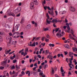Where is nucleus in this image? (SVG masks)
Wrapping results in <instances>:
<instances>
[{"label": "nucleus", "mask_w": 77, "mask_h": 77, "mask_svg": "<svg viewBox=\"0 0 77 77\" xmlns=\"http://www.w3.org/2000/svg\"><path fill=\"white\" fill-rule=\"evenodd\" d=\"M40 37H38L36 38V37H33V38L32 40V41H33L35 39V41H37V40H39V39H40Z\"/></svg>", "instance_id": "nucleus-4"}, {"label": "nucleus", "mask_w": 77, "mask_h": 77, "mask_svg": "<svg viewBox=\"0 0 77 77\" xmlns=\"http://www.w3.org/2000/svg\"><path fill=\"white\" fill-rule=\"evenodd\" d=\"M46 53H48V50H46Z\"/></svg>", "instance_id": "nucleus-64"}, {"label": "nucleus", "mask_w": 77, "mask_h": 77, "mask_svg": "<svg viewBox=\"0 0 77 77\" xmlns=\"http://www.w3.org/2000/svg\"><path fill=\"white\" fill-rule=\"evenodd\" d=\"M27 29H30L31 28V24H29L27 26Z\"/></svg>", "instance_id": "nucleus-16"}, {"label": "nucleus", "mask_w": 77, "mask_h": 77, "mask_svg": "<svg viewBox=\"0 0 77 77\" xmlns=\"http://www.w3.org/2000/svg\"><path fill=\"white\" fill-rule=\"evenodd\" d=\"M60 32H61V30L60 29L59 30L58 32L56 34L58 38H60V37H61V36H62L64 34H65V32H62V35H61V33H60Z\"/></svg>", "instance_id": "nucleus-3"}, {"label": "nucleus", "mask_w": 77, "mask_h": 77, "mask_svg": "<svg viewBox=\"0 0 77 77\" xmlns=\"http://www.w3.org/2000/svg\"><path fill=\"white\" fill-rule=\"evenodd\" d=\"M71 58L69 59L70 60L72 61L73 60V56L72 55L71 57Z\"/></svg>", "instance_id": "nucleus-36"}, {"label": "nucleus", "mask_w": 77, "mask_h": 77, "mask_svg": "<svg viewBox=\"0 0 77 77\" xmlns=\"http://www.w3.org/2000/svg\"><path fill=\"white\" fill-rule=\"evenodd\" d=\"M66 27H67V26H63V28L64 29H66Z\"/></svg>", "instance_id": "nucleus-56"}, {"label": "nucleus", "mask_w": 77, "mask_h": 77, "mask_svg": "<svg viewBox=\"0 0 77 77\" xmlns=\"http://www.w3.org/2000/svg\"><path fill=\"white\" fill-rule=\"evenodd\" d=\"M11 51V49L9 50V51H5V53L6 54H8V53H9V52H10V51Z\"/></svg>", "instance_id": "nucleus-17"}, {"label": "nucleus", "mask_w": 77, "mask_h": 77, "mask_svg": "<svg viewBox=\"0 0 77 77\" xmlns=\"http://www.w3.org/2000/svg\"><path fill=\"white\" fill-rule=\"evenodd\" d=\"M48 13L49 14H50V15H53L54 13H53V11H52L51 12L49 11H48Z\"/></svg>", "instance_id": "nucleus-15"}, {"label": "nucleus", "mask_w": 77, "mask_h": 77, "mask_svg": "<svg viewBox=\"0 0 77 77\" xmlns=\"http://www.w3.org/2000/svg\"><path fill=\"white\" fill-rule=\"evenodd\" d=\"M60 71L61 72H64V70H63V67H61Z\"/></svg>", "instance_id": "nucleus-26"}, {"label": "nucleus", "mask_w": 77, "mask_h": 77, "mask_svg": "<svg viewBox=\"0 0 77 77\" xmlns=\"http://www.w3.org/2000/svg\"><path fill=\"white\" fill-rule=\"evenodd\" d=\"M75 8L72 7H70V10L72 12H74L75 11Z\"/></svg>", "instance_id": "nucleus-9"}, {"label": "nucleus", "mask_w": 77, "mask_h": 77, "mask_svg": "<svg viewBox=\"0 0 77 77\" xmlns=\"http://www.w3.org/2000/svg\"><path fill=\"white\" fill-rule=\"evenodd\" d=\"M73 51H77V48H72Z\"/></svg>", "instance_id": "nucleus-23"}, {"label": "nucleus", "mask_w": 77, "mask_h": 77, "mask_svg": "<svg viewBox=\"0 0 77 77\" xmlns=\"http://www.w3.org/2000/svg\"><path fill=\"white\" fill-rule=\"evenodd\" d=\"M17 62V60H13V63H16Z\"/></svg>", "instance_id": "nucleus-35"}, {"label": "nucleus", "mask_w": 77, "mask_h": 77, "mask_svg": "<svg viewBox=\"0 0 77 77\" xmlns=\"http://www.w3.org/2000/svg\"><path fill=\"white\" fill-rule=\"evenodd\" d=\"M36 23L35 22V21H32V23L33 24H35Z\"/></svg>", "instance_id": "nucleus-50"}, {"label": "nucleus", "mask_w": 77, "mask_h": 77, "mask_svg": "<svg viewBox=\"0 0 77 77\" xmlns=\"http://www.w3.org/2000/svg\"><path fill=\"white\" fill-rule=\"evenodd\" d=\"M66 11H61L60 12V14H65L66 13Z\"/></svg>", "instance_id": "nucleus-20"}, {"label": "nucleus", "mask_w": 77, "mask_h": 77, "mask_svg": "<svg viewBox=\"0 0 77 77\" xmlns=\"http://www.w3.org/2000/svg\"><path fill=\"white\" fill-rule=\"evenodd\" d=\"M33 74L34 75H36V72H33Z\"/></svg>", "instance_id": "nucleus-54"}, {"label": "nucleus", "mask_w": 77, "mask_h": 77, "mask_svg": "<svg viewBox=\"0 0 77 77\" xmlns=\"http://www.w3.org/2000/svg\"><path fill=\"white\" fill-rule=\"evenodd\" d=\"M24 22V18H22L21 21L20 22V23L22 24Z\"/></svg>", "instance_id": "nucleus-22"}, {"label": "nucleus", "mask_w": 77, "mask_h": 77, "mask_svg": "<svg viewBox=\"0 0 77 77\" xmlns=\"http://www.w3.org/2000/svg\"><path fill=\"white\" fill-rule=\"evenodd\" d=\"M9 36H12V34L11 33V32H10L9 33Z\"/></svg>", "instance_id": "nucleus-61"}, {"label": "nucleus", "mask_w": 77, "mask_h": 77, "mask_svg": "<svg viewBox=\"0 0 77 77\" xmlns=\"http://www.w3.org/2000/svg\"><path fill=\"white\" fill-rule=\"evenodd\" d=\"M18 26L17 25L14 28V29L15 30H17L18 29Z\"/></svg>", "instance_id": "nucleus-18"}, {"label": "nucleus", "mask_w": 77, "mask_h": 77, "mask_svg": "<svg viewBox=\"0 0 77 77\" xmlns=\"http://www.w3.org/2000/svg\"><path fill=\"white\" fill-rule=\"evenodd\" d=\"M10 15H11L12 16H13V17H15V14L13 13H11Z\"/></svg>", "instance_id": "nucleus-33"}, {"label": "nucleus", "mask_w": 77, "mask_h": 77, "mask_svg": "<svg viewBox=\"0 0 77 77\" xmlns=\"http://www.w3.org/2000/svg\"><path fill=\"white\" fill-rule=\"evenodd\" d=\"M17 10H18V12H20L21 11V8L20 7H19L17 8Z\"/></svg>", "instance_id": "nucleus-21"}, {"label": "nucleus", "mask_w": 77, "mask_h": 77, "mask_svg": "<svg viewBox=\"0 0 77 77\" xmlns=\"http://www.w3.org/2000/svg\"><path fill=\"white\" fill-rule=\"evenodd\" d=\"M29 46H30L31 47H35V42L33 43L32 45L29 44Z\"/></svg>", "instance_id": "nucleus-12"}, {"label": "nucleus", "mask_w": 77, "mask_h": 77, "mask_svg": "<svg viewBox=\"0 0 77 77\" xmlns=\"http://www.w3.org/2000/svg\"><path fill=\"white\" fill-rule=\"evenodd\" d=\"M67 42L68 43H69V41H70V40L69 39H68L67 40Z\"/></svg>", "instance_id": "nucleus-62"}, {"label": "nucleus", "mask_w": 77, "mask_h": 77, "mask_svg": "<svg viewBox=\"0 0 77 77\" xmlns=\"http://www.w3.org/2000/svg\"><path fill=\"white\" fill-rule=\"evenodd\" d=\"M20 11H18V10L17 9L15 10V14H17L18 12H19Z\"/></svg>", "instance_id": "nucleus-31"}, {"label": "nucleus", "mask_w": 77, "mask_h": 77, "mask_svg": "<svg viewBox=\"0 0 77 77\" xmlns=\"http://www.w3.org/2000/svg\"><path fill=\"white\" fill-rule=\"evenodd\" d=\"M64 47L66 48H68V49H69V46L68 45H64Z\"/></svg>", "instance_id": "nucleus-19"}, {"label": "nucleus", "mask_w": 77, "mask_h": 77, "mask_svg": "<svg viewBox=\"0 0 77 77\" xmlns=\"http://www.w3.org/2000/svg\"><path fill=\"white\" fill-rule=\"evenodd\" d=\"M44 8L45 10V11L47 9H48V10H50V11H51V9H50V7L48 6H46L45 7H44Z\"/></svg>", "instance_id": "nucleus-6"}, {"label": "nucleus", "mask_w": 77, "mask_h": 77, "mask_svg": "<svg viewBox=\"0 0 77 77\" xmlns=\"http://www.w3.org/2000/svg\"><path fill=\"white\" fill-rule=\"evenodd\" d=\"M28 50V48H26V49L25 50V52H27V51Z\"/></svg>", "instance_id": "nucleus-60"}, {"label": "nucleus", "mask_w": 77, "mask_h": 77, "mask_svg": "<svg viewBox=\"0 0 77 77\" xmlns=\"http://www.w3.org/2000/svg\"><path fill=\"white\" fill-rule=\"evenodd\" d=\"M52 73L53 74H54V69H53V68L52 67Z\"/></svg>", "instance_id": "nucleus-37"}, {"label": "nucleus", "mask_w": 77, "mask_h": 77, "mask_svg": "<svg viewBox=\"0 0 77 77\" xmlns=\"http://www.w3.org/2000/svg\"><path fill=\"white\" fill-rule=\"evenodd\" d=\"M11 42L13 45H15V44H17V41H15V42L12 41Z\"/></svg>", "instance_id": "nucleus-14"}, {"label": "nucleus", "mask_w": 77, "mask_h": 77, "mask_svg": "<svg viewBox=\"0 0 77 77\" xmlns=\"http://www.w3.org/2000/svg\"><path fill=\"white\" fill-rule=\"evenodd\" d=\"M46 3V2L45 1V0H44L43 2V5H44V4H45Z\"/></svg>", "instance_id": "nucleus-42"}, {"label": "nucleus", "mask_w": 77, "mask_h": 77, "mask_svg": "<svg viewBox=\"0 0 77 77\" xmlns=\"http://www.w3.org/2000/svg\"><path fill=\"white\" fill-rule=\"evenodd\" d=\"M47 30H48V28H46L44 29L45 31H47Z\"/></svg>", "instance_id": "nucleus-47"}, {"label": "nucleus", "mask_w": 77, "mask_h": 77, "mask_svg": "<svg viewBox=\"0 0 77 77\" xmlns=\"http://www.w3.org/2000/svg\"><path fill=\"white\" fill-rule=\"evenodd\" d=\"M65 73V72H63L62 73V75L63 77L65 76V75H64V74Z\"/></svg>", "instance_id": "nucleus-45"}, {"label": "nucleus", "mask_w": 77, "mask_h": 77, "mask_svg": "<svg viewBox=\"0 0 77 77\" xmlns=\"http://www.w3.org/2000/svg\"><path fill=\"white\" fill-rule=\"evenodd\" d=\"M54 22H56V23H57V20L56 19H53L52 20V23H54Z\"/></svg>", "instance_id": "nucleus-24"}, {"label": "nucleus", "mask_w": 77, "mask_h": 77, "mask_svg": "<svg viewBox=\"0 0 77 77\" xmlns=\"http://www.w3.org/2000/svg\"><path fill=\"white\" fill-rule=\"evenodd\" d=\"M34 4L35 5H38V2H37V0H33V2L31 3L30 5V9H33L34 7Z\"/></svg>", "instance_id": "nucleus-1"}, {"label": "nucleus", "mask_w": 77, "mask_h": 77, "mask_svg": "<svg viewBox=\"0 0 77 77\" xmlns=\"http://www.w3.org/2000/svg\"><path fill=\"white\" fill-rule=\"evenodd\" d=\"M69 33H71L72 34V36L73 37H75V35H74V29H71V31L70 32L69 31Z\"/></svg>", "instance_id": "nucleus-5"}, {"label": "nucleus", "mask_w": 77, "mask_h": 77, "mask_svg": "<svg viewBox=\"0 0 77 77\" xmlns=\"http://www.w3.org/2000/svg\"><path fill=\"white\" fill-rule=\"evenodd\" d=\"M42 45H43V46H44L45 45V43H42Z\"/></svg>", "instance_id": "nucleus-52"}, {"label": "nucleus", "mask_w": 77, "mask_h": 77, "mask_svg": "<svg viewBox=\"0 0 77 77\" xmlns=\"http://www.w3.org/2000/svg\"><path fill=\"white\" fill-rule=\"evenodd\" d=\"M72 54H74V53L72 52H69V55L70 57H72Z\"/></svg>", "instance_id": "nucleus-11"}, {"label": "nucleus", "mask_w": 77, "mask_h": 77, "mask_svg": "<svg viewBox=\"0 0 77 77\" xmlns=\"http://www.w3.org/2000/svg\"><path fill=\"white\" fill-rule=\"evenodd\" d=\"M68 20L66 19L65 20V23H68Z\"/></svg>", "instance_id": "nucleus-59"}, {"label": "nucleus", "mask_w": 77, "mask_h": 77, "mask_svg": "<svg viewBox=\"0 0 77 77\" xmlns=\"http://www.w3.org/2000/svg\"><path fill=\"white\" fill-rule=\"evenodd\" d=\"M45 40L46 41V42H49V39H48L47 38H45Z\"/></svg>", "instance_id": "nucleus-32"}, {"label": "nucleus", "mask_w": 77, "mask_h": 77, "mask_svg": "<svg viewBox=\"0 0 77 77\" xmlns=\"http://www.w3.org/2000/svg\"><path fill=\"white\" fill-rule=\"evenodd\" d=\"M10 58H11V60H13V59H14V58L13 57H11Z\"/></svg>", "instance_id": "nucleus-57"}, {"label": "nucleus", "mask_w": 77, "mask_h": 77, "mask_svg": "<svg viewBox=\"0 0 77 77\" xmlns=\"http://www.w3.org/2000/svg\"><path fill=\"white\" fill-rule=\"evenodd\" d=\"M14 34H17V35H20V33L18 32H15L14 33Z\"/></svg>", "instance_id": "nucleus-39"}, {"label": "nucleus", "mask_w": 77, "mask_h": 77, "mask_svg": "<svg viewBox=\"0 0 77 77\" xmlns=\"http://www.w3.org/2000/svg\"><path fill=\"white\" fill-rule=\"evenodd\" d=\"M3 41L2 37L0 35V42H2Z\"/></svg>", "instance_id": "nucleus-34"}, {"label": "nucleus", "mask_w": 77, "mask_h": 77, "mask_svg": "<svg viewBox=\"0 0 77 77\" xmlns=\"http://www.w3.org/2000/svg\"><path fill=\"white\" fill-rule=\"evenodd\" d=\"M57 56L58 57H60V54H58Z\"/></svg>", "instance_id": "nucleus-49"}, {"label": "nucleus", "mask_w": 77, "mask_h": 77, "mask_svg": "<svg viewBox=\"0 0 77 77\" xmlns=\"http://www.w3.org/2000/svg\"><path fill=\"white\" fill-rule=\"evenodd\" d=\"M55 13L56 14V16H57V15H58V13L57 12V11H55Z\"/></svg>", "instance_id": "nucleus-40"}, {"label": "nucleus", "mask_w": 77, "mask_h": 77, "mask_svg": "<svg viewBox=\"0 0 77 77\" xmlns=\"http://www.w3.org/2000/svg\"><path fill=\"white\" fill-rule=\"evenodd\" d=\"M64 53L65 54V55H66L68 54V52L67 51H64Z\"/></svg>", "instance_id": "nucleus-44"}, {"label": "nucleus", "mask_w": 77, "mask_h": 77, "mask_svg": "<svg viewBox=\"0 0 77 77\" xmlns=\"http://www.w3.org/2000/svg\"><path fill=\"white\" fill-rule=\"evenodd\" d=\"M24 52L23 51L21 52V55H24Z\"/></svg>", "instance_id": "nucleus-58"}, {"label": "nucleus", "mask_w": 77, "mask_h": 77, "mask_svg": "<svg viewBox=\"0 0 77 77\" xmlns=\"http://www.w3.org/2000/svg\"><path fill=\"white\" fill-rule=\"evenodd\" d=\"M16 67L17 70H18L20 69V67L18 66H17V65L16 66Z\"/></svg>", "instance_id": "nucleus-29"}, {"label": "nucleus", "mask_w": 77, "mask_h": 77, "mask_svg": "<svg viewBox=\"0 0 77 77\" xmlns=\"http://www.w3.org/2000/svg\"><path fill=\"white\" fill-rule=\"evenodd\" d=\"M6 39L8 41H9V42L7 43V46L9 47V46L11 45L10 44L11 43V41L12 39V37L9 36H8L6 38Z\"/></svg>", "instance_id": "nucleus-2"}, {"label": "nucleus", "mask_w": 77, "mask_h": 77, "mask_svg": "<svg viewBox=\"0 0 77 77\" xmlns=\"http://www.w3.org/2000/svg\"><path fill=\"white\" fill-rule=\"evenodd\" d=\"M50 54H51V53H50V55L47 56V58H48V59L49 58V59H51V55H50Z\"/></svg>", "instance_id": "nucleus-27"}, {"label": "nucleus", "mask_w": 77, "mask_h": 77, "mask_svg": "<svg viewBox=\"0 0 77 77\" xmlns=\"http://www.w3.org/2000/svg\"><path fill=\"white\" fill-rule=\"evenodd\" d=\"M49 46H50V47H54V45L53 44H50L49 45Z\"/></svg>", "instance_id": "nucleus-28"}, {"label": "nucleus", "mask_w": 77, "mask_h": 77, "mask_svg": "<svg viewBox=\"0 0 77 77\" xmlns=\"http://www.w3.org/2000/svg\"><path fill=\"white\" fill-rule=\"evenodd\" d=\"M5 68V67H2V66H1L0 67V69H3Z\"/></svg>", "instance_id": "nucleus-41"}, {"label": "nucleus", "mask_w": 77, "mask_h": 77, "mask_svg": "<svg viewBox=\"0 0 77 77\" xmlns=\"http://www.w3.org/2000/svg\"><path fill=\"white\" fill-rule=\"evenodd\" d=\"M66 25L67 26V29L68 30V33H69V30H70V28H69V24L68 23H66Z\"/></svg>", "instance_id": "nucleus-8"}, {"label": "nucleus", "mask_w": 77, "mask_h": 77, "mask_svg": "<svg viewBox=\"0 0 77 77\" xmlns=\"http://www.w3.org/2000/svg\"><path fill=\"white\" fill-rule=\"evenodd\" d=\"M55 76L56 77H59V75H58L57 74L55 75Z\"/></svg>", "instance_id": "nucleus-63"}, {"label": "nucleus", "mask_w": 77, "mask_h": 77, "mask_svg": "<svg viewBox=\"0 0 77 77\" xmlns=\"http://www.w3.org/2000/svg\"><path fill=\"white\" fill-rule=\"evenodd\" d=\"M11 69H15V66H14V65H13L11 67Z\"/></svg>", "instance_id": "nucleus-43"}, {"label": "nucleus", "mask_w": 77, "mask_h": 77, "mask_svg": "<svg viewBox=\"0 0 77 77\" xmlns=\"http://www.w3.org/2000/svg\"><path fill=\"white\" fill-rule=\"evenodd\" d=\"M60 56H61L62 57H63V54H60Z\"/></svg>", "instance_id": "nucleus-55"}, {"label": "nucleus", "mask_w": 77, "mask_h": 77, "mask_svg": "<svg viewBox=\"0 0 77 77\" xmlns=\"http://www.w3.org/2000/svg\"><path fill=\"white\" fill-rule=\"evenodd\" d=\"M35 27H37V26H38V24L36 23H35Z\"/></svg>", "instance_id": "nucleus-51"}, {"label": "nucleus", "mask_w": 77, "mask_h": 77, "mask_svg": "<svg viewBox=\"0 0 77 77\" xmlns=\"http://www.w3.org/2000/svg\"><path fill=\"white\" fill-rule=\"evenodd\" d=\"M69 38L71 39L74 40V41H75V38L72 37V35H71V34H69Z\"/></svg>", "instance_id": "nucleus-7"}, {"label": "nucleus", "mask_w": 77, "mask_h": 77, "mask_svg": "<svg viewBox=\"0 0 77 77\" xmlns=\"http://www.w3.org/2000/svg\"><path fill=\"white\" fill-rule=\"evenodd\" d=\"M26 74H28V76L29 77H30V71H27L26 72Z\"/></svg>", "instance_id": "nucleus-10"}, {"label": "nucleus", "mask_w": 77, "mask_h": 77, "mask_svg": "<svg viewBox=\"0 0 77 77\" xmlns=\"http://www.w3.org/2000/svg\"><path fill=\"white\" fill-rule=\"evenodd\" d=\"M21 74H22L23 75H24V74H25V73L24 72V71H22L21 72Z\"/></svg>", "instance_id": "nucleus-53"}, {"label": "nucleus", "mask_w": 77, "mask_h": 77, "mask_svg": "<svg viewBox=\"0 0 77 77\" xmlns=\"http://www.w3.org/2000/svg\"><path fill=\"white\" fill-rule=\"evenodd\" d=\"M46 17H47V19H48V20L50 19V17H49V16L48 15V13L46 14Z\"/></svg>", "instance_id": "nucleus-25"}, {"label": "nucleus", "mask_w": 77, "mask_h": 77, "mask_svg": "<svg viewBox=\"0 0 77 77\" xmlns=\"http://www.w3.org/2000/svg\"><path fill=\"white\" fill-rule=\"evenodd\" d=\"M46 37L48 39H50V36L49 35H46Z\"/></svg>", "instance_id": "nucleus-46"}, {"label": "nucleus", "mask_w": 77, "mask_h": 77, "mask_svg": "<svg viewBox=\"0 0 77 77\" xmlns=\"http://www.w3.org/2000/svg\"><path fill=\"white\" fill-rule=\"evenodd\" d=\"M27 52H25L24 53V54H23V56H26V55H27Z\"/></svg>", "instance_id": "nucleus-48"}, {"label": "nucleus", "mask_w": 77, "mask_h": 77, "mask_svg": "<svg viewBox=\"0 0 77 77\" xmlns=\"http://www.w3.org/2000/svg\"><path fill=\"white\" fill-rule=\"evenodd\" d=\"M51 22V20H50L49 21V20H48V19H47L46 20V24L47 25V23L48 24H50V22Z\"/></svg>", "instance_id": "nucleus-13"}, {"label": "nucleus", "mask_w": 77, "mask_h": 77, "mask_svg": "<svg viewBox=\"0 0 77 77\" xmlns=\"http://www.w3.org/2000/svg\"><path fill=\"white\" fill-rule=\"evenodd\" d=\"M59 28H56V30H55L56 33V32H58V31L59 30Z\"/></svg>", "instance_id": "nucleus-38"}, {"label": "nucleus", "mask_w": 77, "mask_h": 77, "mask_svg": "<svg viewBox=\"0 0 77 77\" xmlns=\"http://www.w3.org/2000/svg\"><path fill=\"white\" fill-rule=\"evenodd\" d=\"M48 67V65L47 64L45 65L44 66V69H45L46 68H47Z\"/></svg>", "instance_id": "nucleus-30"}]
</instances>
